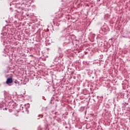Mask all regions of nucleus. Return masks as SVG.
I'll list each match as a JSON object with an SVG mask.
<instances>
[{
    "instance_id": "nucleus-1",
    "label": "nucleus",
    "mask_w": 130,
    "mask_h": 130,
    "mask_svg": "<svg viewBox=\"0 0 130 130\" xmlns=\"http://www.w3.org/2000/svg\"><path fill=\"white\" fill-rule=\"evenodd\" d=\"M12 83H13V78H8L6 81V84L8 85L9 84H12Z\"/></svg>"
},
{
    "instance_id": "nucleus-2",
    "label": "nucleus",
    "mask_w": 130,
    "mask_h": 130,
    "mask_svg": "<svg viewBox=\"0 0 130 130\" xmlns=\"http://www.w3.org/2000/svg\"><path fill=\"white\" fill-rule=\"evenodd\" d=\"M7 108H4V109H3V110H7Z\"/></svg>"
}]
</instances>
